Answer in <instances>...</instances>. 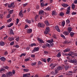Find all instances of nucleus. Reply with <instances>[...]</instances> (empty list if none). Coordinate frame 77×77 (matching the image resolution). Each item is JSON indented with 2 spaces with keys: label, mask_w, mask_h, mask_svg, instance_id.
<instances>
[{
  "label": "nucleus",
  "mask_w": 77,
  "mask_h": 77,
  "mask_svg": "<svg viewBox=\"0 0 77 77\" xmlns=\"http://www.w3.org/2000/svg\"><path fill=\"white\" fill-rule=\"evenodd\" d=\"M53 38L54 39H57V38H56V35H54L53 36Z\"/></svg>",
  "instance_id": "09e8293b"
},
{
  "label": "nucleus",
  "mask_w": 77,
  "mask_h": 77,
  "mask_svg": "<svg viewBox=\"0 0 77 77\" xmlns=\"http://www.w3.org/2000/svg\"><path fill=\"white\" fill-rule=\"evenodd\" d=\"M18 22H19V19L17 18L16 21V23L17 24H18Z\"/></svg>",
  "instance_id": "052dcab7"
},
{
  "label": "nucleus",
  "mask_w": 77,
  "mask_h": 77,
  "mask_svg": "<svg viewBox=\"0 0 77 77\" xmlns=\"http://www.w3.org/2000/svg\"><path fill=\"white\" fill-rule=\"evenodd\" d=\"M26 21L27 22V23H29V24H30L31 23V22L30 21V20L29 19H26Z\"/></svg>",
  "instance_id": "cd10ccee"
},
{
  "label": "nucleus",
  "mask_w": 77,
  "mask_h": 77,
  "mask_svg": "<svg viewBox=\"0 0 77 77\" xmlns=\"http://www.w3.org/2000/svg\"><path fill=\"white\" fill-rule=\"evenodd\" d=\"M69 33L70 32H69V31H64L63 34L64 35H65V36H68Z\"/></svg>",
  "instance_id": "1a4fd4ad"
},
{
  "label": "nucleus",
  "mask_w": 77,
  "mask_h": 77,
  "mask_svg": "<svg viewBox=\"0 0 77 77\" xmlns=\"http://www.w3.org/2000/svg\"><path fill=\"white\" fill-rule=\"evenodd\" d=\"M6 69H5L3 68H2L1 69H0V72H2V71H5Z\"/></svg>",
  "instance_id": "a878e982"
},
{
  "label": "nucleus",
  "mask_w": 77,
  "mask_h": 77,
  "mask_svg": "<svg viewBox=\"0 0 77 77\" xmlns=\"http://www.w3.org/2000/svg\"><path fill=\"white\" fill-rule=\"evenodd\" d=\"M72 9H74L75 8V5L74 4H72Z\"/></svg>",
  "instance_id": "f704fd0d"
},
{
  "label": "nucleus",
  "mask_w": 77,
  "mask_h": 77,
  "mask_svg": "<svg viewBox=\"0 0 77 77\" xmlns=\"http://www.w3.org/2000/svg\"><path fill=\"white\" fill-rule=\"evenodd\" d=\"M69 66H65V68L66 70H67L68 69V68H69Z\"/></svg>",
  "instance_id": "7c9ffc66"
},
{
  "label": "nucleus",
  "mask_w": 77,
  "mask_h": 77,
  "mask_svg": "<svg viewBox=\"0 0 77 77\" xmlns=\"http://www.w3.org/2000/svg\"><path fill=\"white\" fill-rule=\"evenodd\" d=\"M70 50H71L69 48H67L64 50L63 51V52H65V53H66V52L69 51H70Z\"/></svg>",
  "instance_id": "f8f14e48"
},
{
  "label": "nucleus",
  "mask_w": 77,
  "mask_h": 77,
  "mask_svg": "<svg viewBox=\"0 0 77 77\" xmlns=\"http://www.w3.org/2000/svg\"><path fill=\"white\" fill-rule=\"evenodd\" d=\"M36 65V62H35V63H31V65L32 66H34V65Z\"/></svg>",
  "instance_id": "c03bdc74"
},
{
  "label": "nucleus",
  "mask_w": 77,
  "mask_h": 77,
  "mask_svg": "<svg viewBox=\"0 0 77 77\" xmlns=\"http://www.w3.org/2000/svg\"><path fill=\"white\" fill-rule=\"evenodd\" d=\"M14 42H11L10 43V45H14Z\"/></svg>",
  "instance_id": "4d7b16f0"
},
{
  "label": "nucleus",
  "mask_w": 77,
  "mask_h": 77,
  "mask_svg": "<svg viewBox=\"0 0 77 77\" xmlns=\"http://www.w3.org/2000/svg\"><path fill=\"white\" fill-rule=\"evenodd\" d=\"M32 29H28V30H27V33H32Z\"/></svg>",
  "instance_id": "412c9836"
},
{
  "label": "nucleus",
  "mask_w": 77,
  "mask_h": 77,
  "mask_svg": "<svg viewBox=\"0 0 77 77\" xmlns=\"http://www.w3.org/2000/svg\"><path fill=\"white\" fill-rule=\"evenodd\" d=\"M70 22V21H69V19H67L66 20V23H67L68 24L69 23V22Z\"/></svg>",
  "instance_id": "864d4df0"
},
{
  "label": "nucleus",
  "mask_w": 77,
  "mask_h": 77,
  "mask_svg": "<svg viewBox=\"0 0 77 77\" xmlns=\"http://www.w3.org/2000/svg\"><path fill=\"white\" fill-rule=\"evenodd\" d=\"M37 39L38 41H39L41 43H44V41H43V40L41 39V38H38Z\"/></svg>",
  "instance_id": "9d476101"
},
{
  "label": "nucleus",
  "mask_w": 77,
  "mask_h": 77,
  "mask_svg": "<svg viewBox=\"0 0 77 77\" xmlns=\"http://www.w3.org/2000/svg\"><path fill=\"white\" fill-rule=\"evenodd\" d=\"M44 53L45 54H48V52L47 51H44Z\"/></svg>",
  "instance_id": "e2e57ef3"
},
{
  "label": "nucleus",
  "mask_w": 77,
  "mask_h": 77,
  "mask_svg": "<svg viewBox=\"0 0 77 77\" xmlns=\"http://www.w3.org/2000/svg\"><path fill=\"white\" fill-rule=\"evenodd\" d=\"M38 15H36L35 17L34 21H35V22L37 21L38 20Z\"/></svg>",
  "instance_id": "a211bd4d"
},
{
  "label": "nucleus",
  "mask_w": 77,
  "mask_h": 77,
  "mask_svg": "<svg viewBox=\"0 0 77 77\" xmlns=\"http://www.w3.org/2000/svg\"><path fill=\"white\" fill-rule=\"evenodd\" d=\"M40 5L41 7H44V3L43 2L41 3Z\"/></svg>",
  "instance_id": "473e14b6"
},
{
  "label": "nucleus",
  "mask_w": 77,
  "mask_h": 77,
  "mask_svg": "<svg viewBox=\"0 0 77 77\" xmlns=\"http://www.w3.org/2000/svg\"><path fill=\"white\" fill-rule=\"evenodd\" d=\"M51 9V8L50 7H48L46 8V10L47 11H50Z\"/></svg>",
  "instance_id": "bf43d9fd"
},
{
  "label": "nucleus",
  "mask_w": 77,
  "mask_h": 77,
  "mask_svg": "<svg viewBox=\"0 0 77 77\" xmlns=\"http://www.w3.org/2000/svg\"><path fill=\"white\" fill-rule=\"evenodd\" d=\"M74 33H73V32H71L70 33V36H71V37H72V36H74Z\"/></svg>",
  "instance_id": "2f4dec72"
},
{
  "label": "nucleus",
  "mask_w": 77,
  "mask_h": 77,
  "mask_svg": "<svg viewBox=\"0 0 77 77\" xmlns=\"http://www.w3.org/2000/svg\"><path fill=\"white\" fill-rule=\"evenodd\" d=\"M55 28L56 30L58 32H60V29H59V28L58 26H56L55 27Z\"/></svg>",
  "instance_id": "9b49d317"
},
{
  "label": "nucleus",
  "mask_w": 77,
  "mask_h": 77,
  "mask_svg": "<svg viewBox=\"0 0 77 77\" xmlns=\"http://www.w3.org/2000/svg\"><path fill=\"white\" fill-rule=\"evenodd\" d=\"M57 57H60V56H61V54H60V52H59L57 55Z\"/></svg>",
  "instance_id": "393cba45"
},
{
  "label": "nucleus",
  "mask_w": 77,
  "mask_h": 77,
  "mask_svg": "<svg viewBox=\"0 0 77 77\" xmlns=\"http://www.w3.org/2000/svg\"><path fill=\"white\" fill-rule=\"evenodd\" d=\"M27 77V73H26L25 74H23V77Z\"/></svg>",
  "instance_id": "a19ab883"
},
{
  "label": "nucleus",
  "mask_w": 77,
  "mask_h": 77,
  "mask_svg": "<svg viewBox=\"0 0 77 77\" xmlns=\"http://www.w3.org/2000/svg\"><path fill=\"white\" fill-rule=\"evenodd\" d=\"M38 27H45V24L42 23H38Z\"/></svg>",
  "instance_id": "20e7f679"
},
{
  "label": "nucleus",
  "mask_w": 77,
  "mask_h": 77,
  "mask_svg": "<svg viewBox=\"0 0 77 77\" xmlns=\"http://www.w3.org/2000/svg\"><path fill=\"white\" fill-rule=\"evenodd\" d=\"M45 24L46 26H50V23H48V21L47 20L45 21Z\"/></svg>",
  "instance_id": "4468645a"
},
{
  "label": "nucleus",
  "mask_w": 77,
  "mask_h": 77,
  "mask_svg": "<svg viewBox=\"0 0 77 77\" xmlns=\"http://www.w3.org/2000/svg\"><path fill=\"white\" fill-rule=\"evenodd\" d=\"M51 60V58H48L47 59V61H48V63H49L50 61V60Z\"/></svg>",
  "instance_id": "a18cd8bd"
},
{
  "label": "nucleus",
  "mask_w": 77,
  "mask_h": 77,
  "mask_svg": "<svg viewBox=\"0 0 77 77\" xmlns=\"http://www.w3.org/2000/svg\"><path fill=\"white\" fill-rule=\"evenodd\" d=\"M8 54V53L7 51H5V55H7Z\"/></svg>",
  "instance_id": "0e129e2a"
},
{
  "label": "nucleus",
  "mask_w": 77,
  "mask_h": 77,
  "mask_svg": "<svg viewBox=\"0 0 77 77\" xmlns=\"http://www.w3.org/2000/svg\"><path fill=\"white\" fill-rule=\"evenodd\" d=\"M27 5H28V3H27L25 4H23V6H24V7H25V6H27Z\"/></svg>",
  "instance_id": "603ef678"
},
{
  "label": "nucleus",
  "mask_w": 77,
  "mask_h": 77,
  "mask_svg": "<svg viewBox=\"0 0 77 77\" xmlns=\"http://www.w3.org/2000/svg\"><path fill=\"white\" fill-rule=\"evenodd\" d=\"M23 56H26V54H21V55L20 56V57H21Z\"/></svg>",
  "instance_id": "49530a36"
},
{
  "label": "nucleus",
  "mask_w": 77,
  "mask_h": 77,
  "mask_svg": "<svg viewBox=\"0 0 77 77\" xmlns=\"http://www.w3.org/2000/svg\"><path fill=\"white\" fill-rule=\"evenodd\" d=\"M60 14V16H63L64 15V13L62 12H61Z\"/></svg>",
  "instance_id": "79ce46f5"
},
{
  "label": "nucleus",
  "mask_w": 77,
  "mask_h": 77,
  "mask_svg": "<svg viewBox=\"0 0 77 77\" xmlns=\"http://www.w3.org/2000/svg\"><path fill=\"white\" fill-rule=\"evenodd\" d=\"M0 45L1 46H4L5 45V42H0Z\"/></svg>",
  "instance_id": "6ab92c4d"
},
{
  "label": "nucleus",
  "mask_w": 77,
  "mask_h": 77,
  "mask_svg": "<svg viewBox=\"0 0 77 77\" xmlns=\"http://www.w3.org/2000/svg\"><path fill=\"white\" fill-rule=\"evenodd\" d=\"M3 28H5V26H1L0 28V30H2V29H3Z\"/></svg>",
  "instance_id": "5fc2aeb1"
},
{
  "label": "nucleus",
  "mask_w": 77,
  "mask_h": 77,
  "mask_svg": "<svg viewBox=\"0 0 77 77\" xmlns=\"http://www.w3.org/2000/svg\"><path fill=\"white\" fill-rule=\"evenodd\" d=\"M66 44H71V42L66 41Z\"/></svg>",
  "instance_id": "3c124183"
},
{
  "label": "nucleus",
  "mask_w": 77,
  "mask_h": 77,
  "mask_svg": "<svg viewBox=\"0 0 77 77\" xmlns=\"http://www.w3.org/2000/svg\"><path fill=\"white\" fill-rule=\"evenodd\" d=\"M69 13H70V11L67 10L66 12V14H69Z\"/></svg>",
  "instance_id": "680f3d73"
},
{
  "label": "nucleus",
  "mask_w": 77,
  "mask_h": 77,
  "mask_svg": "<svg viewBox=\"0 0 77 77\" xmlns=\"http://www.w3.org/2000/svg\"><path fill=\"white\" fill-rule=\"evenodd\" d=\"M48 42L49 43H52V42H53V39H51V40H48Z\"/></svg>",
  "instance_id": "4be33fe9"
},
{
  "label": "nucleus",
  "mask_w": 77,
  "mask_h": 77,
  "mask_svg": "<svg viewBox=\"0 0 77 77\" xmlns=\"http://www.w3.org/2000/svg\"><path fill=\"white\" fill-rule=\"evenodd\" d=\"M12 18H10L9 19L7 20V21H8L7 22L9 23V22H11V21H12Z\"/></svg>",
  "instance_id": "37998d69"
},
{
  "label": "nucleus",
  "mask_w": 77,
  "mask_h": 77,
  "mask_svg": "<svg viewBox=\"0 0 77 77\" xmlns=\"http://www.w3.org/2000/svg\"><path fill=\"white\" fill-rule=\"evenodd\" d=\"M46 46L48 47H50V45L49 44L46 43V45H45Z\"/></svg>",
  "instance_id": "ea45409f"
},
{
  "label": "nucleus",
  "mask_w": 77,
  "mask_h": 77,
  "mask_svg": "<svg viewBox=\"0 0 77 77\" xmlns=\"http://www.w3.org/2000/svg\"><path fill=\"white\" fill-rule=\"evenodd\" d=\"M22 13H23V11H22L21 10L19 13V15H20V17H23V15Z\"/></svg>",
  "instance_id": "ddd939ff"
},
{
  "label": "nucleus",
  "mask_w": 77,
  "mask_h": 77,
  "mask_svg": "<svg viewBox=\"0 0 77 77\" xmlns=\"http://www.w3.org/2000/svg\"><path fill=\"white\" fill-rule=\"evenodd\" d=\"M14 37H9L8 38V40L10 41H13L14 40Z\"/></svg>",
  "instance_id": "2eb2a0df"
},
{
  "label": "nucleus",
  "mask_w": 77,
  "mask_h": 77,
  "mask_svg": "<svg viewBox=\"0 0 77 77\" xmlns=\"http://www.w3.org/2000/svg\"><path fill=\"white\" fill-rule=\"evenodd\" d=\"M44 11L43 10H41L39 12V14L40 15H44Z\"/></svg>",
  "instance_id": "0eeeda50"
},
{
  "label": "nucleus",
  "mask_w": 77,
  "mask_h": 77,
  "mask_svg": "<svg viewBox=\"0 0 77 77\" xmlns=\"http://www.w3.org/2000/svg\"><path fill=\"white\" fill-rule=\"evenodd\" d=\"M0 59L1 60L3 61V62H5L6 60V58H5V57H1L0 58Z\"/></svg>",
  "instance_id": "dca6fc26"
},
{
  "label": "nucleus",
  "mask_w": 77,
  "mask_h": 77,
  "mask_svg": "<svg viewBox=\"0 0 77 77\" xmlns=\"http://www.w3.org/2000/svg\"><path fill=\"white\" fill-rule=\"evenodd\" d=\"M39 47H35L34 48L33 50L32 51V53H35V51H39Z\"/></svg>",
  "instance_id": "f03ea898"
},
{
  "label": "nucleus",
  "mask_w": 77,
  "mask_h": 77,
  "mask_svg": "<svg viewBox=\"0 0 77 77\" xmlns=\"http://www.w3.org/2000/svg\"><path fill=\"white\" fill-rule=\"evenodd\" d=\"M50 45L51 47H53V45H54V43H52L50 44Z\"/></svg>",
  "instance_id": "13d9d810"
},
{
  "label": "nucleus",
  "mask_w": 77,
  "mask_h": 77,
  "mask_svg": "<svg viewBox=\"0 0 77 77\" xmlns=\"http://www.w3.org/2000/svg\"><path fill=\"white\" fill-rule=\"evenodd\" d=\"M14 2H12L10 5H8V8H14L15 6V5H14Z\"/></svg>",
  "instance_id": "7ed1b4c3"
},
{
  "label": "nucleus",
  "mask_w": 77,
  "mask_h": 77,
  "mask_svg": "<svg viewBox=\"0 0 77 77\" xmlns=\"http://www.w3.org/2000/svg\"><path fill=\"white\" fill-rule=\"evenodd\" d=\"M12 74H15V71L13 69L12 70Z\"/></svg>",
  "instance_id": "8fccbe9b"
},
{
  "label": "nucleus",
  "mask_w": 77,
  "mask_h": 77,
  "mask_svg": "<svg viewBox=\"0 0 77 77\" xmlns=\"http://www.w3.org/2000/svg\"><path fill=\"white\" fill-rule=\"evenodd\" d=\"M60 36H61V37H62V38H63V39H65V37L64 35H63L61 34Z\"/></svg>",
  "instance_id": "4c0bfd02"
},
{
  "label": "nucleus",
  "mask_w": 77,
  "mask_h": 77,
  "mask_svg": "<svg viewBox=\"0 0 77 77\" xmlns=\"http://www.w3.org/2000/svg\"><path fill=\"white\" fill-rule=\"evenodd\" d=\"M13 12H14L13 10H10V11L9 12V14H10V15H11V14H12L13 13Z\"/></svg>",
  "instance_id": "c756f323"
},
{
  "label": "nucleus",
  "mask_w": 77,
  "mask_h": 77,
  "mask_svg": "<svg viewBox=\"0 0 77 77\" xmlns=\"http://www.w3.org/2000/svg\"><path fill=\"white\" fill-rule=\"evenodd\" d=\"M42 60L43 62H45V63H46V62H47V61H46V59L45 58V59H42Z\"/></svg>",
  "instance_id": "72a5a7b5"
},
{
  "label": "nucleus",
  "mask_w": 77,
  "mask_h": 77,
  "mask_svg": "<svg viewBox=\"0 0 77 77\" xmlns=\"http://www.w3.org/2000/svg\"><path fill=\"white\" fill-rule=\"evenodd\" d=\"M57 69L58 71H60V70H62V69H63V67L62 66H59Z\"/></svg>",
  "instance_id": "6e6552de"
},
{
  "label": "nucleus",
  "mask_w": 77,
  "mask_h": 77,
  "mask_svg": "<svg viewBox=\"0 0 77 77\" xmlns=\"http://www.w3.org/2000/svg\"><path fill=\"white\" fill-rule=\"evenodd\" d=\"M10 34L11 35H14V32H13V30L12 29H11L10 30Z\"/></svg>",
  "instance_id": "c85d7f7f"
},
{
  "label": "nucleus",
  "mask_w": 77,
  "mask_h": 77,
  "mask_svg": "<svg viewBox=\"0 0 77 77\" xmlns=\"http://www.w3.org/2000/svg\"><path fill=\"white\" fill-rule=\"evenodd\" d=\"M23 71H25V72H27L29 71V70L28 69H23Z\"/></svg>",
  "instance_id": "c9c22d12"
},
{
  "label": "nucleus",
  "mask_w": 77,
  "mask_h": 77,
  "mask_svg": "<svg viewBox=\"0 0 77 77\" xmlns=\"http://www.w3.org/2000/svg\"><path fill=\"white\" fill-rule=\"evenodd\" d=\"M4 68L5 69H9V67H8V66H4Z\"/></svg>",
  "instance_id": "bb28decb"
},
{
  "label": "nucleus",
  "mask_w": 77,
  "mask_h": 77,
  "mask_svg": "<svg viewBox=\"0 0 77 77\" xmlns=\"http://www.w3.org/2000/svg\"><path fill=\"white\" fill-rule=\"evenodd\" d=\"M69 62L70 63H72L75 64V63H77V61L76 60H71L69 61Z\"/></svg>",
  "instance_id": "423d86ee"
},
{
  "label": "nucleus",
  "mask_w": 77,
  "mask_h": 77,
  "mask_svg": "<svg viewBox=\"0 0 77 77\" xmlns=\"http://www.w3.org/2000/svg\"><path fill=\"white\" fill-rule=\"evenodd\" d=\"M56 14V12L54 11H53L52 12V15H55Z\"/></svg>",
  "instance_id": "58836bf2"
},
{
  "label": "nucleus",
  "mask_w": 77,
  "mask_h": 77,
  "mask_svg": "<svg viewBox=\"0 0 77 77\" xmlns=\"http://www.w3.org/2000/svg\"><path fill=\"white\" fill-rule=\"evenodd\" d=\"M56 66V64H54V65H53L52 67H51V69H53Z\"/></svg>",
  "instance_id": "e433bc0d"
},
{
  "label": "nucleus",
  "mask_w": 77,
  "mask_h": 77,
  "mask_svg": "<svg viewBox=\"0 0 77 77\" xmlns=\"http://www.w3.org/2000/svg\"><path fill=\"white\" fill-rule=\"evenodd\" d=\"M74 3L75 4H77V0H75L74 1Z\"/></svg>",
  "instance_id": "774afa93"
},
{
  "label": "nucleus",
  "mask_w": 77,
  "mask_h": 77,
  "mask_svg": "<svg viewBox=\"0 0 77 77\" xmlns=\"http://www.w3.org/2000/svg\"><path fill=\"white\" fill-rule=\"evenodd\" d=\"M50 32V28L48 27L46 28L45 31H44V33L45 35L48 34V32Z\"/></svg>",
  "instance_id": "f257e3e1"
},
{
  "label": "nucleus",
  "mask_w": 77,
  "mask_h": 77,
  "mask_svg": "<svg viewBox=\"0 0 77 77\" xmlns=\"http://www.w3.org/2000/svg\"><path fill=\"white\" fill-rule=\"evenodd\" d=\"M14 47H16V48H19V45H15L14 46Z\"/></svg>",
  "instance_id": "6e6d98bb"
},
{
  "label": "nucleus",
  "mask_w": 77,
  "mask_h": 77,
  "mask_svg": "<svg viewBox=\"0 0 77 77\" xmlns=\"http://www.w3.org/2000/svg\"><path fill=\"white\" fill-rule=\"evenodd\" d=\"M10 16H11V15L9 14L8 15V16H7V17L8 18H10Z\"/></svg>",
  "instance_id": "69168bd1"
},
{
  "label": "nucleus",
  "mask_w": 77,
  "mask_h": 77,
  "mask_svg": "<svg viewBox=\"0 0 77 77\" xmlns=\"http://www.w3.org/2000/svg\"><path fill=\"white\" fill-rule=\"evenodd\" d=\"M6 75H8V76H9L11 77V76H12L13 74H12V72L9 71L8 72H7L6 74Z\"/></svg>",
  "instance_id": "39448f33"
},
{
  "label": "nucleus",
  "mask_w": 77,
  "mask_h": 77,
  "mask_svg": "<svg viewBox=\"0 0 77 77\" xmlns=\"http://www.w3.org/2000/svg\"><path fill=\"white\" fill-rule=\"evenodd\" d=\"M36 46V44L35 43H32L31 45L30 46L32 47L33 46Z\"/></svg>",
  "instance_id": "b1692460"
},
{
  "label": "nucleus",
  "mask_w": 77,
  "mask_h": 77,
  "mask_svg": "<svg viewBox=\"0 0 77 77\" xmlns=\"http://www.w3.org/2000/svg\"><path fill=\"white\" fill-rule=\"evenodd\" d=\"M68 32L70 33L71 31H72V29H71V27H69L67 28Z\"/></svg>",
  "instance_id": "f3484780"
},
{
  "label": "nucleus",
  "mask_w": 77,
  "mask_h": 77,
  "mask_svg": "<svg viewBox=\"0 0 77 77\" xmlns=\"http://www.w3.org/2000/svg\"><path fill=\"white\" fill-rule=\"evenodd\" d=\"M55 73H56L57 74V73H58V70H57V69H55Z\"/></svg>",
  "instance_id": "338daca9"
},
{
  "label": "nucleus",
  "mask_w": 77,
  "mask_h": 77,
  "mask_svg": "<svg viewBox=\"0 0 77 77\" xmlns=\"http://www.w3.org/2000/svg\"><path fill=\"white\" fill-rule=\"evenodd\" d=\"M62 6H63V7H67V6H69V5L67 4H62Z\"/></svg>",
  "instance_id": "aec40b11"
},
{
  "label": "nucleus",
  "mask_w": 77,
  "mask_h": 77,
  "mask_svg": "<svg viewBox=\"0 0 77 77\" xmlns=\"http://www.w3.org/2000/svg\"><path fill=\"white\" fill-rule=\"evenodd\" d=\"M65 21H63L62 22V23H61V25L63 27H64V26H65Z\"/></svg>",
  "instance_id": "5701e85b"
},
{
  "label": "nucleus",
  "mask_w": 77,
  "mask_h": 77,
  "mask_svg": "<svg viewBox=\"0 0 77 77\" xmlns=\"http://www.w3.org/2000/svg\"><path fill=\"white\" fill-rule=\"evenodd\" d=\"M70 9H71V7L69 6L67 8V11H70Z\"/></svg>",
  "instance_id": "de8ad7c7"
}]
</instances>
